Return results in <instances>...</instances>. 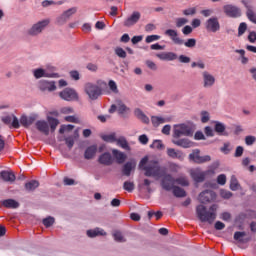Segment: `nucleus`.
I'll return each mask as SVG.
<instances>
[{
  "label": "nucleus",
  "mask_w": 256,
  "mask_h": 256,
  "mask_svg": "<svg viewBox=\"0 0 256 256\" xmlns=\"http://www.w3.org/2000/svg\"><path fill=\"white\" fill-rule=\"evenodd\" d=\"M203 81H204V87H213L215 85V76L211 75V73L204 71L202 73Z\"/></svg>",
  "instance_id": "nucleus-18"
},
{
  "label": "nucleus",
  "mask_w": 256,
  "mask_h": 256,
  "mask_svg": "<svg viewBox=\"0 0 256 256\" xmlns=\"http://www.w3.org/2000/svg\"><path fill=\"white\" fill-rule=\"evenodd\" d=\"M173 190V195L175 197H185L187 195V193L185 192L184 189H182L181 187H178V186H174L172 188Z\"/></svg>",
  "instance_id": "nucleus-38"
},
{
  "label": "nucleus",
  "mask_w": 256,
  "mask_h": 256,
  "mask_svg": "<svg viewBox=\"0 0 256 256\" xmlns=\"http://www.w3.org/2000/svg\"><path fill=\"white\" fill-rule=\"evenodd\" d=\"M217 183L218 185H225V183H227V176L225 174L218 175Z\"/></svg>",
  "instance_id": "nucleus-59"
},
{
  "label": "nucleus",
  "mask_w": 256,
  "mask_h": 256,
  "mask_svg": "<svg viewBox=\"0 0 256 256\" xmlns=\"http://www.w3.org/2000/svg\"><path fill=\"white\" fill-rule=\"evenodd\" d=\"M85 93L88 94L89 99L95 101L101 95V88L95 84L88 83L85 86Z\"/></svg>",
  "instance_id": "nucleus-7"
},
{
  "label": "nucleus",
  "mask_w": 256,
  "mask_h": 256,
  "mask_svg": "<svg viewBox=\"0 0 256 256\" xmlns=\"http://www.w3.org/2000/svg\"><path fill=\"white\" fill-rule=\"evenodd\" d=\"M171 121V118H163L159 116H152L151 122L154 127H159V125H163V123H169Z\"/></svg>",
  "instance_id": "nucleus-28"
},
{
  "label": "nucleus",
  "mask_w": 256,
  "mask_h": 256,
  "mask_svg": "<svg viewBox=\"0 0 256 256\" xmlns=\"http://www.w3.org/2000/svg\"><path fill=\"white\" fill-rule=\"evenodd\" d=\"M136 166H137V162H135V160L127 162L122 169L123 175H126V177H129V175H131V171H133V169H135Z\"/></svg>",
  "instance_id": "nucleus-23"
},
{
  "label": "nucleus",
  "mask_w": 256,
  "mask_h": 256,
  "mask_svg": "<svg viewBox=\"0 0 256 256\" xmlns=\"http://www.w3.org/2000/svg\"><path fill=\"white\" fill-rule=\"evenodd\" d=\"M53 223H55V218H53L51 216L43 219V225H45L46 227H51V225H53Z\"/></svg>",
  "instance_id": "nucleus-54"
},
{
  "label": "nucleus",
  "mask_w": 256,
  "mask_h": 256,
  "mask_svg": "<svg viewBox=\"0 0 256 256\" xmlns=\"http://www.w3.org/2000/svg\"><path fill=\"white\" fill-rule=\"evenodd\" d=\"M196 213L202 223H213L217 219V204L210 206L209 210L203 205H198Z\"/></svg>",
  "instance_id": "nucleus-2"
},
{
  "label": "nucleus",
  "mask_w": 256,
  "mask_h": 256,
  "mask_svg": "<svg viewBox=\"0 0 256 256\" xmlns=\"http://www.w3.org/2000/svg\"><path fill=\"white\" fill-rule=\"evenodd\" d=\"M108 87L112 91V93H119V88H117V83H115V81L110 80L108 83Z\"/></svg>",
  "instance_id": "nucleus-48"
},
{
  "label": "nucleus",
  "mask_w": 256,
  "mask_h": 256,
  "mask_svg": "<svg viewBox=\"0 0 256 256\" xmlns=\"http://www.w3.org/2000/svg\"><path fill=\"white\" fill-rule=\"evenodd\" d=\"M161 61H175L177 55L174 52H161L156 55Z\"/></svg>",
  "instance_id": "nucleus-19"
},
{
  "label": "nucleus",
  "mask_w": 256,
  "mask_h": 256,
  "mask_svg": "<svg viewBox=\"0 0 256 256\" xmlns=\"http://www.w3.org/2000/svg\"><path fill=\"white\" fill-rule=\"evenodd\" d=\"M134 115L137 117V119H140L142 123H149V117H147V115H145V113H143L141 109L137 108L134 111Z\"/></svg>",
  "instance_id": "nucleus-32"
},
{
  "label": "nucleus",
  "mask_w": 256,
  "mask_h": 256,
  "mask_svg": "<svg viewBox=\"0 0 256 256\" xmlns=\"http://www.w3.org/2000/svg\"><path fill=\"white\" fill-rule=\"evenodd\" d=\"M33 75L35 79H41V77H55V74L49 73L43 68H37L33 70Z\"/></svg>",
  "instance_id": "nucleus-20"
},
{
  "label": "nucleus",
  "mask_w": 256,
  "mask_h": 256,
  "mask_svg": "<svg viewBox=\"0 0 256 256\" xmlns=\"http://www.w3.org/2000/svg\"><path fill=\"white\" fill-rule=\"evenodd\" d=\"M64 101H79V94L73 88H66L59 93Z\"/></svg>",
  "instance_id": "nucleus-8"
},
{
  "label": "nucleus",
  "mask_w": 256,
  "mask_h": 256,
  "mask_svg": "<svg viewBox=\"0 0 256 256\" xmlns=\"http://www.w3.org/2000/svg\"><path fill=\"white\" fill-rule=\"evenodd\" d=\"M221 29V24H219V19L217 17H211L206 21V30L210 33H217Z\"/></svg>",
  "instance_id": "nucleus-10"
},
{
  "label": "nucleus",
  "mask_w": 256,
  "mask_h": 256,
  "mask_svg": "<svg viewBox=\"0 0 256 256\" xmlns=\"http://www.w3.org/2000/svg\"><path fill=\"white\" fill-rule=\"evenodd\" d=\"M195 13H197V8L195 7L183 10V15H186V16L195 15Z\"/></svg>",
  "instance_id": "nucleus-62"
},
{
  "label": "nucleus",
  "mask_w": 256,
  "mask_h": 256,
  "mask_svg": "<svg viewBox=\"0 0 256 256\" xmlns=\"http://www.w3.org/2000/svg\"><path fill=\"white\" fill-rule=\"evenodd\" d=\"M113 238L117 241V243H125V237L123 236V233L121 231H114L113 232Z\"/></svg>",
  "instance_id": "nucleus-42"
},
{
  "label": "nucleus",
  "mask_w": 256,
  "mask_h": 256,
  "mask_svg": "<svg viewBox=\"0 0 256 256\" xmlns=\"http://www.w3.org/2000/svg\"><path fill=\"white\" fill-rule=\"evenodd\" d=\"M217 197V195L212 190H205L199 194V201L200 203L206 204L211 203V201H214V199Z\"/></svg>",
  "instance_id": "nucleus-11"
},
{
  "label": "nucleus",
  "mask_w": 256,
  "mask_h": 256,
  "mask_svg": "<svg viewBox=\"0 0 256 256\" xmlns=\"http://www.w3.org/2000/svg\"><path fill=\"white\" fill-rule=\"evenodd\" d=\"M206 175H215V170L203 171L201 168H193L190 170V176L196 183H203Z\"/></svg>",
  "instance_id": "nucleus-3"
},
{
  "label": "nucleus",
  "mask_w": 256,
  "mask_h": 256,
  "mask_svg": "<svg viewBox=\"0 0 256 256\" xmlns=\"http://www.w3.org/2000/svg\"><path fill=\"white\" fill-rule=\"evenodd\" d=\"M235 53H239V55H241V63L243 65H247V63H249V58L245 57V50H235Z\"/></svg>",
  "instance_id": "nucleus-45"
},
{
  "label": "nucleus",
  "mask_w": 256,
  "mask_h": 256,
  "mask_svg": "<svg viewBox=\"0 0 256 256\" xmlns=\"http://www.w3.org/2000/svg\"><path fill=\"white\" fill-rule=\"evenodd\" d=\"M87 235L88 237H99V235L104 236L107 235V233L101 228H96L94 230H88Z\"/></svg>",
  "instance_id": "nucleus-33"
},
{
  "label": "nucleus",
  "mask_w": 256,
  "mask_h": 256,
  "mask_svg": "<svg viewBox=\"0 0 256 256\" xmlns=\"http://www.w3.org/2000/svg\"><path fill=\"white\" fill-rule=\"evenodd\" d=\"M224 13L228 17H241V10L233 5H225L224 6Z\"/></svg>",
  "instance_id": "nucleus-14"
},
{
  "label": "nucleus",
  "mask_w": 256,
  "mask_h": 256,
  "mask_svg": "<svg viewBox=\"0 0 256 256\" xmlns=\"http://www.w3.org/2000/svg\"><path fill=\"white\" fill-rule=\"evenodd\" d=\"M247 31V24L245 22L240 23L238 27V37H241V35H244Z\"/></svg>",
  "instance_id": "nucleus-51"
},
{
  "label": "nucleus",
  "mask_w": 256,
  "mask_h": 256,
  "mask_svg": "<svg viewBox=\"0 0 256 256\" xmlns=\"http://www.w3.org/2000/svg\"><path fill=\"white\" fill-rule=\"evenodd\" d=\"M49 25V20L45 19L34 24L29 30L28 35H32L33 37L43 33L45 28Z\"/></svg>",
  "instance_id": "nucleus-5"
},
{
  "label": "nucleus",
  "mask_w": 256,
  "mask_h": 256,
  "mask_svg": "<svg viewBox=\"0 0 256 256\" xmlns=\"http://www.w3.org/2000/svg\"><path fill=\"white\" fill-rule=\"evenodd\" d=\"M245 232H235L234 233V239L235 241H239L240 243H243V237H245Z\"/></svg>",
  "instance_id": "nucleus-58"
},
{
  "label": "nucleus",
  "mask_w": 256,
  "mask_h": 256,
  "mask_svg": "<svg viewBox=\"0 0 256 256\" xmlns=\"http://www.w3.org/2000/svg\"><path fill=\"white\" fill-rule=\"evenodd\" d=\"M165 35H167L169 38H171L173 43H175V45H183V43H184V40L181 39L179 37V35L177 34V30L168 29L165 31Z\"/></svg>",
  "instance_id": "nucleus-16"
},
{
  "label": "nucleus",
  "mask_w": 256,
  "mask_h": 256,
  "mask_svg": "<svg viewBox=\"0 0 256 256\" xmlns=\"http://www.w3.org/2000/svg\"><path fill=\"white\" fill-rule=\"evenodd\" d=\"M20 123L22 127H31V125H33V123H35V116H25L22 115L20 118Z\"/></svg>",
  "instance_id": "nucleus-26"
},
{
  "label": "nucleus",
  "mask_w": 256,
  "mask_h": 256,
  "mask_svg": "<svg viewBox=\"0 0 256 256\" xmlns=\"http://www.w3.org/2000/svg\"><path fill=\"white\" fill-rule=\"evenodd\" d=\"M159 39H161V36H159V35H149L146 37L145 42L153 43V41H159Z\"/></svg>",
  "instance_id": "nucleus-55"
},
{
  "label": "nucleus",
  "mask_w": 256,
  "mask_h": 256,
  "mask_svg": "<svg viewBox=\"0 0 256 256\" xmlns=\"http://www.w3.org/2000/svg\"><path fill=\"white\" fill-rule=\"evenodd\" d=\"M167 155L171 159H178V161H183V159H185V154H183L182 151L174 148H167Z\"/></svg>",
  "instance_id": "nucleus-17"
},
{
  "label": "nucleus",
  "mask_w": 256,
  "mask_h": 256,
  "mask_svg": "<svg viewBox=\"0 0 256 256\" xmlns=\"http://www.w3.org/2000/svg\"><path fill=\"white\" fill-rule=\"evenodd\" d=\"M98 162L101 164V165H113V157L111 156L110 153H104L102 155H100L99 159H98Z\"/></svg>",
  "instance_id": "nucleus-22"
},
{
  "label": "nucleus",
  "mask_w": 256,
  "mask_h": 256,
  "mask_svg": "<svg viewBox=\"0 0 256 256\" xmlns=\"http://www.w3.org/2000/svg\"><path fill=\"white\" fill-rule=\"evenodd\" d=\"M117 112L119 113V115L125 117V115H128V113H131V109L120 101L117 103Z\"/></svg>",
  "instance_id": "nucleus-29"
},
{
  "label": "nucleus",
  "mask_w": 256,
  "mask_h": 256,
  "mask_svg": "<svg viewBox=\"0 0 256 256\" xmlns=\"http://www.w3.org/2000/svg\"><path fill=\"white\" fill-rule=\"evenodd\" d=\"M48 123L50 125L51 133H55V129H57V125H59V120L53 117H48Z\"/></svg>",
  "instance_id": "nucleus-39"
},
{
  "label": "nucleus",
  "mask_w": 256,
  "mask_h": 256,
  "mask_svg": "<svg viewBox=\"0 0 256 256\" xmlns=\"http://www.w3.org/2000/svg\"><path fill=\"white\" fill-rule=\"evenodd\" d=\"M75 126L68 124V125H62L59 129V133L63 134L65 133V131H72V129H74Z\"/></svg>",
  "instance_id": "nucleus-57"
},
{
  "label": "nucleus",
  "mask_w": 256,
  "mask_h": 256,
  "mask_svg": "<svg viewBox=\"0 0 256 256\" xmlns=\"http://www.w3.org/2000/svg\"><path fill=\"white\" fill-rule=\"evenodd\" d=\"M220 196L222 197V199H231L233 197V193L228 190H221Z\"/></svg>",
  "instance_id": "nucleus-52"
},
{
  "label": "nucleus",
  "mask_w": 256,
  "mask_h": 256,
  "mask_svg": "<svg viewBox=\"0 0 256 256\" xmlns=\"http://www.w3.org/2000/svg\"><path fill=\"white\" fill-rule=\"evenodd\" d=\"M141 19V13L138 11H134L125 21L124 27H133L136 23Z\"/></svg>",
  "instance_id": "nucleus-12"
},
{
  "label": "nucleus",
  "mask_w": 256,
  "mask_h": 256,
  "mask_svg": "<svg viewBox=\"0 0 256 256\" xmlns=\"http://www.w3.org/2000/svg\"><path fill=\"white\" fill-rule=\"evenodd\" d=\"M209 119H210L209 112L202 111L201 112V122L202 123H209Z\"/></svg>",
  "instance_id": "nucleus-60"
},
{
  "label": "nucleus",
  "mask_w": 256,
  "mask_h": 256,
  "mask_svg": "<svg viewBox=\"0 0 256 256\" xmlns=\"http://www.w3.org/2000/svg\"><path fill=\"white\" fill-rule=\"evenodd\" d=\"M161 187L165 191H172L175 187V178L171 174H165L161 180Z\"/></svg>",
  "instance_id": "nucleus-9"
},
{
  "label": "nucleus",
  "mask_w": 256,
  "mask_h": 256,
  "mask_svg": "<svg viewBox=\"0 0 256 256\" xmlns=\"http://www.w3.org/2000/svg\"><path fill=\"white\" fill-rule=\"evenodd\" d=\"M123 189L128 191V193H132V191L135 189V184L131 181H126L124 182Z\"/></svg>",
  "instance_id": "nucleus-43"
},
{
  "label": "nucleus",
  "mask_w": 256,
  "mask_h": 256,
  "mask_svg": "<svg viewBox=\"0 0 256 256\" xmlns=\"http://www.w3.org/2000/svg\"><path fill=\"white\" fill-rule=\"evenodd\" d=\"M2 121L3 123H5V125H12L14 129H19V127H21V125L19 124V119H17L14 114L4 116L2 118Z\"/></svg>",
  "instance_id": "nucleus-13"
},
{
  "label": "nucleus",
  "mask_w": 256,
  "mask_h": 256,
  "mask_svg": "<svg viewBox=\"0 0 256 256\" xmlns=\"http://www.w3.org/2000/svg\"><path fill=\"white\" fill-rule=\"evenodd\" d=\"M116 143L118 147H122V149H126V151H129V143L127 142V139H125V137L121 136L119 138H116Z\"/></svg>",
  "instance_id": "nucleus-35"
},
{
  "label": "nucleus",
  "mask_w": 256,
  "mask_h": 256,
  "mask_svg": "<svg viewBox=\"0 0 256 256\" xmlns=\"http://www.w3.org/2000/svg\"><path fill=\"white\" fill-rule=\"evenodd\" d=\"M248 41L250 43H255L256 42V32L255 31H252V32L249 33Z\"/></svg>",
  "instance_id": "nucleus-64"
},
{
  "label": "nucleus",
  "mask_w": 256,
  "mask_h": 256,
  "mask_svg": "<svg viewBox=\"0 0 256 256\" xmlns=\"http://www.w3.org/2000/svg\"><path fill=\"white\" fill-rule=\"evenodd\" d=\"M255 141H256L255 136H246V138H245L246 145H253V143H255Z\"/></svg>",
  "instance_id": "nucleus-63"
},
{
  "label": "nucleus",
  "mask_w": 256,
  "mask_h": 256,
  "mask_svg": "<svg viewBox=\"0 0 256 256\" xmlns=\"http://www.w3.org/2000/svg\"><path fill=\"white\" fill-rule=\"evenodd\" d=\"M37 187H39V181H37V180H31L25 184V189L28 192L35 191V189H37Z\"/></svg>",
  "instance_id": "nucleus-34"
},
{
  "label": "nucleus",
  "mask_w": 256,
  "mask_h": 256,
  "mask_svg": "<svg viewBox=\"0 0 256 256\" xmlns=\"http://www.w3.org/2000/svg\"><path fill=\"white\" fill-rule=\"evenodd\" d=\"M97 153V145L88 147L84 153L85 159H93Z\"/></svg>",
  "instance_id": "nucleus-31"
},
{
  "label": "nucleus",
  "mask_w": 256,
  "mask_h": 256,
  "mask_svg": "<svg viewBox=\"0 0 256 256\" xmlns=\"http://www.w3.org/2000/svg\"><path fill=\"white\" fill-rule=\"evenodd\" d=\"M39 90L40 91H55V89H57V86L55 85V83L53 81H47V80H42L39 82L38 84Z\"/></svg>",
  "instance_id": "nucleus-15"
},
{
  "label": "nucleus",
  "mask_w": 256,
  "mask_h": 256,
  "mask_svg": "<svg viewBox=\"0 0 256 256\" xmlns=\"http://www.w3.org/2000/svg\"><path fill=\"white\" fill-rule=\"evenodd\" d=\"M115 54L121 59H125V57H127V52H125L121 47L115 48Z\"/></svg>",
  "instance_id": "nucleus-46"
},
{
  "label": "nucleus",
  "mask_w": 256,
  "mask_h": 256,
  "mask_svg": "<svg viewBox=\"0 0 256 256\" xmlns=\"http://www.w3.org/2000/svg\"><path fill=\"white\" fill-rule=\"evenodd\" d=\"M189 23V20L187 18H177L176 19V27H183V25H187Z\"/></svg>",
  "instance_id": "nucleus-56"
},
{
  "label": "nucleus",
  "mask_w": 256,
  "mask_h": 256,
  "mask_svg": "<svg viewBox=\"0 0 256 256\" xmlns=\"http://www.w3.org/2000/svg\"><path fill=\"white\" fill-rule=\"evenodd\" d=\"M112 155L119 165L125 163V160L127 159V155L117 149L112 150Z\"/></svg>",
  "instance_id": "nucleus-24"
},
{
  "label": "nucleus",
  "mask_w": 256,
  "mask_h": 256,
  "mask_svg": "<svg viewBox=\"0 0 256 256\" xmlns=\"http://www.w3.org/2000/svg\"><path fill=\"white\" fill-rule=\"evenodd\" d=\"M240 185L239 181L237 180V177L232 176L230 179V189L231 191H238Z\"/></svg>",
  "instance_id": "nucleus-41"
},
{
  "label": "nucleus",
  "mask_w": 256,
  "mask_h": 256,
  "mask_svg": "<svg viewBox=\"0 0 256 256\" xmlns=\"http://www.w3.org/2000/svg\"><path fill=\"white\" fill-rule=\"evenodd\" d=\"M139 169L145 171L146 177H163V170L159 165V161L150 160L149 157L145 156L139 163Z\"/></svg>",
  "instance_id": "nucleus-1"
},
{
  "label": "nucleus",
  "mask_w": 256,
  "mask_h": 256,
  "mask_svg": "<svg viewBox=\"0 0 256 256\" xmlns=\"http://www.w3.org/2000/svg\"><path fill=\"white\" fill-rule=\"evenodd\" d=\"M172 143H174V145H177L178 147H183L184 149H189V147H192L193 143L191 141H189V139L187 138H183V139H176L173 140Z\"/></svg>",
  "instance_id": "nucleus-25"
},
{
  "label": "nucleus",
  "mask_w": 256,
  "mask_h": 256,
  "mask_svg": "<svg viewBox=\"0 0 256 256\" xmlns=\"http://www.w3.org/2000/svg\"><path fill=\"white\" fill-rule=\"evenodd\" d=\"M75 13H77V8H70L62 14V17L69 19V17H71V15H75Z\"/></svg>",
  "instance_id": "nucleus-50"
},
{
  "label": "nucleus",
  "mask_w": 256,
  "mask_h": 256,
  "mask_svg": "<svg viewBox=\"0 0 256 256\" xmlns=\"http://www.w3.org/2000/svg\"><path fill=\"white\" fill-rule=\"evenodd\" d=\"M174 182L177 185H181L182 187H189V180L185 176H180V177L174 179Z\"/></svg>",
  "instance_id": "nucleus-36"
},
{
  "label": "nucleus",
  "mask_w": 256,
  "mask_h": 256,
  "mask_svg": "<svg viewBox=\"0 0 256 256\" xmlns=\"http://www.w3.org/2000/svg\"><path fill=\"white\" fill-rule=\"evenodd\" d=\"M103 141H106V143H115L117 141V134L111 133L102 135Z\"/></svg>",
  "instance_id": "nucleus-37"
},
{
  "label": "nucleus",
  "mask_w": 256,
  "mask_h": 256,
  "mask_svg": "<svg viewBox=\"0 0 256 256\" xmlns=\"http://www.w3.org/2000/svg\"><path fill=\"white\" fill-rule=\"evenodd\" d=\"M65 143L68 147V149H73V146L75 145V137L70 136L65 138Z\"/></svg>",
  "instance_id": "nucleus-47"
},
{
  "label": "nucleus",
  "mask_w": 256,
  "mask_h": 256,
  "mask_svg": "<svg viewBox=\"0 0 256 256\" xmlns=\"http://www.w3.org/2000/svg\"><path fill=\"white\" fill-rule=\"evenodd\" d=\"M247 17H248L249 21L256 24V14H255V12H253V10H251V9L247 10Z\"/></svg>",
  "instance_id": "nucleus-53"
},
{
  "label": "nucleus",
  "mask_w": 256,
  "mask_h": 256,
  "mask_svg": "<svg viewBox=\"0 0 256 256\" xmlns=\"http://www.w3.org/2000/svg\"><path fill=\"white\" fill-rule=\"evenodd\" d=\"M183 45H185V47L193 49V47L197 45V40H195V38H190L186 42H184Z\"/></svg>",
  "instance_id": "nucleus-49"
},
{
  "label": "nucleus",
  "mask_w": 256,
  "mask_h": 256,
  "mask_svg": "<svg viewBox=\"0 0 256 256\" xmlns=\"http://www.w3.org/2000/svg\"><path fill=\"white\" fill-rule=\"evenodd\" d=\"M36 129L43 133L44 135H49V123L45 120H39L36 122Z\"/></svg>",
  "instance_id": "nucleus-21"
},
{
  "label": "nucleus",
  "mask_w": 256,
  "mask_h": 256,
  "mask_svg": "<svg viewBox=\"0 0 256 256\" xmlns=\"http://www.w3.org/2000/svg\"><path fill=\"white\" fill-rule=\"evenodd\" d=\"M150 147L152 149H165V145H163V141L161 140H154Z\"/></svg>",
  "instance_id": "nucleus-44"
},
{
  "label": "nucleus",
  "mask_w": 256,
  "mask_h": 256,
  "mask_svg": "<svg viewBox=\"0 0 256 256\" xmlns=\"http://www.w3.org/2000/svg\"><path fill=\"white\" fill-rule=\"evenodd\" d=\"M0 177L6 183H13L16 179L15 174L13 172H9V171H2L0 173Z\"/></svg>",
  "instance_id": "nucleus-27"
},
{
  "label": "nucleus",
  "mask_w": 256,
  "mask_h": 256,
  "mask_svg": "<svg viewBox=\"0 0 256 256\" xmlns=\"http://www.w3.org/2000/svg\"><path fill=\"white\" fill-rule=\"evenodd\" d=\"M2 205L3 207H6V209H17L19 207V202L14 199H6L2 201Z\"/></svg>",
  "instance_id": "nucleus-30"
},
{
  "label": "nucleus",
  "mask_w": 256,
  "mask_h": 256,
  "mask_svg": "<svg viewBox=\"0 0 256 256\" xmlns=\"http://www.w3.org/2000/svg\"><path fill=\"white\" fill-rule=\"evenodd\" d=\"M214 130L216 133H218V135H223V133H225V124L219 121H216Z\"/></svg>",
  "instance_id": "nucleus-40"
},
{
  "label": "nucleus",
  "mask_w": 256,
  "mask_h": 256,
  "mask_svg": "<svg viewBox=\"0 0 256 256\" xmlns=\"http://www.w3.org/2000/svg\"><path fill=\"white\" fill-rule=\"evenodd\" d=\"M189 160L192 161L193 163L201 165L203 163H209V161H211V156H201V152L199 151V149H196L189 154Z\"/></svg>",
  "instance_id": "nucleus-4"
},
{
  "label": "nucleus",
  "mask_w": 256,
  "mask_h": 256,
  "mask_svg": "<svg viewBox=\"0 0 256 256\" xmlns=\"http://www.w3.org/2000/svg\"><path fill=\"white\" fill-rule=\"evenodd\" d=\"M179 169H181V166H179L178 164L171 163L169 165V170L171 171V173H179Z\"/></svg>",
  "instance_id": "nucleus-61"
},
{
  "label": "nucleus",
  "mask_w": 256,
  "mask_h": 256,
  "mask_svg": "<svg viewBox=\"0 0 256 256\" xmlns=\"http://www.w3.org/2000/svg\"><path fill=\"white\" fill-rule=\"evenodd\" d=\"M182 135H185L186 137H189L193 135V131H191V128L185 124L176 125L174 127V139H179V137H182Z\"/></svg>",
  "instance_id": "nucleus-6"
}]
</instances>
